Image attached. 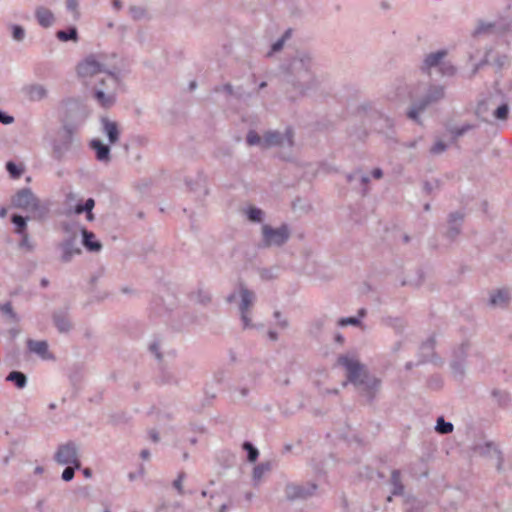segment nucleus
<instances>
[{
  "instance_id": "1",
  "label": "nucleus",
  "mask_w": 512,
  "mask_h": 512,
  "mask_svg": "<svg viewBox=\"0 0 512 512\" xmlns=\"http://www.w3.org/2000/svg\"><path fill=\"white\" fill-rule=\"evenodd\" d=\"M338 364L346 369L348 382L356 386L367 401L372 402L379 390L380 380L370 375L354 356L341 355Z\"/></svg>"
},
{
  "instance_id": "2",
  "label": "nucleus",
  "mask_w": 512,
  "mask_h": 512,
  "mask_svg": "<svg viewBox=\"0 0 512 512\" xmlns=\"http://www.w3.org/2000/svg\"><path fill=\"white\" fill-rule=\"evenodd\" d=\"M77 126L64 122L51 140V157L57 162L76 159L82 152V142L76 137Z\"/></svg>"
},
{
  "instance_id": "3",
  "label": "nucleus",
  "mask_w": 512,
  "mask_h": 512,
  "mask_svg": "<svg viewBox=\"0 0 512 512\" xmlns=\"http://www.w3.org/2000/svg\"><path fill=\"white\" fill-rule=\"evenodd\" d=\"M312 60L309 55L301 53L294 57L289 64L287 82L295 91V96H304L316 86L311 72Z\"/></svg>"
},
{
  "instance_id": "4",
  "label": "nucleus",
  "mask_w": 512,
  "mask_h": 512,
  "mask_svg": "<svg viewBox=\"0 0 512 512\" xmlns=\"http://www.w3.org/2000/svg\"><path fill=\"white\" fill-rule=\"evenodd\" d=\"M446 94L445 87L439 84H431L427 88L425 94L417 101H415L407 112V117L418 124H421L419 115L427 107L438 103L444 99Z\"/></svg>"
},
{
  "instance_id": "5",
  "label": "nucleus",
  "mask_w": 512,
  "mask_h": 512,
  "mask_svg": "<svg viewBox=\"0 0 512 512\" xmlns=\"http://www.w3.org/2000/svg\"><path fill=\"white\" fill-rule=\"evenodd\" d=\"M102 87L94 90L93 96L97 103L103 108H110L116 101V89L119 85V78L115 72H108L101 78Z\"/></svg>"
},
{
  "instance_id": "6",
  "label": "nucleus",
  "mask_w": 512,
  "mask_h": 512,
  "mask_svg": "<svg viewBox=\"0 0 512 512\" xmlns=\"http://www.w3.org/2000/svg\"><path fill=\"white\" fill-rule=\"evenodd\" d=\"M238 289L239 294L233 291L226 297V301L231 304L236 301L238 296L240 297L239 312L242 327L243 329H249L253 327L251 318L249 317V310L253 306L256 296L253 291L246 288L242 283L239 284Z\"/></svg>"
},
{
  "instance_id": "7",
  "label": "nucleus",
  "mask_w": 512,
  "mask_h": 512,
  "mask_svg": "<svg viewBox=\"0 0 512 512\" xmlns=\"http://www.w3.org/2000/svg\"><path fill=\"white\" fill-rule=\"evenodd\" d=\"M12 205L15 208L37 214L42 217L46 212V207L42 206L40 200L30 188H22L12 198Z\"/></svg>"
},
{
  "instance_id": "8",
  "label": "nucleus",
  "mask_w": 512,
  "mask_h": 512,
  "mask_svg": "<svg viewBox=\"0 0 512 512\" xmlns=\"http://www.w3.org/2000/svg\"><path fill=\"white\" fill-rule=\"evenodd\" d=\"M290 238V229L288 225L282 224L278 228H273L268 224L262 226L261 247H280L284 245Z\"/></svg>"
},
{
  "instance_id": "9",
  "label": "nucleus",
  "mask_w": 512,
  "mask_h": 512,
  "mask_svg": "<svg viewBox=\"0 0 512 512\" xmlns=\"http://www.w3.org/2000/svg\"><path fill=\"white\" fill-rule=\"evenodd\" d=\"M108 72L112 71L106 69L102 56L96 54L88 55L77 66L78 76L85 81L98 74L106 75Z\"/></svg>"
},
{
  "instance_id": "10",
  "label": "nucleus",
  "mask_w": 512,
  "mask_h": 512,
  "mask_svg": "<svg viewBox=\"0 0 512 512\" xmlns=\"http://www.w3.org/2000/svg\"><path fill=\"white\" fill-rule=\"evenodd\" d=\"M54 460L60 465H75V468L81 469L78 448L73 441L60 444L55 452Z\"/></svg>"
},
{
  "instance_id": "11",
  "label": "nucleus",
  "mask_w": 512,
  "mask_h": 512,
  "mask_svg": "<svg viewBox=\"0 0 512 512\" xmlns=\"http://www.w3.org/2000/svg\"><path fill=\"white\" fill-rule=\"evenodd\" d=\"M293 145V133L290 128L285 130V133L279 131H268L263 136V148H270L274 146H288Z\"/></svg>"
},
{
  "instance_id": "12",
  "label": "nucleus",
  "mask_w": 512,
  "mask_h": 512,
  "mask_svg": "<svg viewBox=\"0 0 512 512\" xmlns=\"http://www.w3.org/2000/svg\"><path fill=\"white\" fill-rule=\"evenodd\" d=\"M317 489L314 483H290L285 487V495L289 500H305L312 496Z\"/></svg>"
},
{
  "instance_id": "13",
  "label": "nucleus",
  "mask_w": 512,
  "mask_h": 512,
  "mask_svg": "<svg viewBox=\"0 0 512 512\" xmlns=\"http://www.w3.org/2000/svg\"><path fill=\"white\" fill-rule=\"evenodd\" d=\"M59 248L61 250V261L64 263H68L72 260V258L81 253V249L78 246L77 235L73 234L65 238L60 244Z\"/></svg>"
},
{
  "instance_id": "14",
  "label": "nucleus",
  "mask_w": 512,
  "mask_h": 512,
  "mask_svg": "<svg viewBox=\"0 0 512 512\" xmlns=\"http://www.w3.org/2000/svg\"><path fill=\"white\" fill-rule=\"evenodd\" d=\"M468 343H462L453 353L454 359L451 362V369L456 377L464 375V359L467 355Z\"/></svg>"
},
{
  "instance_id": "15",
  "label": "nucleus",
  "mask_w": 512,
  "mask_h": 512,
  "mask_svg": "<svg viewBox=\"0 0 512 512\" xmlns=\"http://www.w3.org/2000/svg\"><path fill=\"white\" fill-rule=\"evenodd\" d=\"M475 452L482 456H487L491 458H495L497 460V469L499 471L503 470V460L501 456V452L498 450L497 446L493 442H486L484 444H479L475 447Z\"/></svg>"
},
{
  "instance_id": "16",
  "label": "nucleus",
  "mask_w": 512,
  "mask_h": 512,
  "mask_svg": "<svg viewBox=\"0 0 512 512\" xmlns=\"http://www.w3.org/2000/svg\"><path fill=\"white\" fill-rule=\"evenodd\" d=\"M447 55L446 50H438L436 52L429 53L425 56L423 63L421 65V70L423 72L429 73L432 68L440 69V65L442 64L444 58Z\"/></svg>"
},
{
  "instance_id": "17",
  "label": "nucleus",
  "mask_w": 512,
  "mask_h": 512,
  "mask_svg": "<svg viewBox=\"0 0 512 512\" xmlns=\"http://www.w3.org/2000/svg\"><path fill=\"white\" fill-rule=\"evenodd\" d=\"M373 117L374 122L372 124V129L378 133H383L388 136L394 126L393 120L379 112H374Z\"/></svg>"
},
{
  "instance_id": "18",
  "label": "nucleus",
  "mask_w": 512,
  "mask_h": 512,
  "mask_svg": "<svg viewBox=\"0 0 512 512\" xmlns=\"http://www.w3.org/2000/svg\"><path fill=\"white\" fill-rule=\"evenodd\" d=\"M23 91L27 98L33 102L44 100L48 96V90L42 84L34 83L26 85Z\"/></svg>"
},
{
  "instance_id": "19",
  "label": "nucleus",
  "mask_w": 512,
  "mask_h": 512,
  "mask_svg": "<svg viewBox=\"0 0 512 512\" xmlns=\"http://www.w3.org/2000/svg\"><path fill=\"white\" fill-rule=\"evenodd\" d=\"M102 131L107 136L111 144L116 143L119 140L120 132L118 125L115 121H111L108 118H102Z\"/></svg>"
},
{
  "instance_id": "20",
  "label": "nucleus",
  "mask_w": 512,
  "mask_h": 512,
  "mask_svg": "<svg viewBox=\"0 0 512 512\" xmlns=\"http://www.w3.org/2000/svg\"><path fill=\"white\" fill-rule=\"evenodd\" d=\"M82 244L89 252H99L102 249V244L96 239L93 232L83 228L81 230Z\"/></svg>"
},
{
  "instance_id": "21",
  "label": "nucleus",
  "mask_w": 512,
  "mask_h": 512,
  "mask_svg": "<svg viewBox=\"0 0 512 512\" xmlns=\"http://www.w3.org/2000/svg\"><path fill=\"white\" fill-rule=\"evenodd\" d=\"M463 221V214L460 212H454L449 215V228L447 232V237L450 240H454L460 233L461 224Z\"/></svg>"
},
{
  "instance_id": "22",
  "label": "nucleus",
  "mask_w": 512,
  "mask_h": 512,
  "mask_svg": "<svg viewBox=\"0 0 512 512\" xmlns=\"http://www.w3.org/2000/svg\"><path fill=\"white\" fill-rule=\"evenodd\" d=\"M90 147L95 151L96 159L100 162H108L110 160V147L99 139H92Z\"/></svg>"
},
{
  "instance_id": "23",
  "label": "nucleus",
  "mask_w": 512,
  "mask_h": 512,
  "mask_svg": "<svg viewBox=\"0 0 512 512\" xmlns=\"http://www.w3.org/2000/svg\"><path fill=\"white\" fill-rule=\"evenodd\" d=\"M53 322L61 333L70 331L72 325L68 317V313L65 310H58L53 313Z\"/></svg>"
},
{
  "instance_id": "24",
  "label": "nucleus",
  "mask_w": 512,
  "mask_h": 512,
  "mask_svg": "<svg viewBox=\"0 0 512 512\" xmlns=\"http://www.w3.org/2000/svg\"><path fill=\"white\" fill-rule=\"evenodd\" d=\"M35 18L38 24L43 28H48L54 23L53 13L46 7L40 6L35 10Z\"/></svg>"
},
{
  "instance_id": "25",
  "label": "nucleus",
  "mask_w": 512,
  "mask_h": 512,
  "mask_svg": "<svg viewBox=\"0 0 512 512\" xmlns=\"http://www.w3.org/2000/svg\"><path fill=\"white\" fill-rule=\"evenodd\" d=\"M27 347L30 352H33L42 358L47 357L48 344L46 341H36V340L29 339L27 341Z\"/></svg>"
},
{
  "instance_id": "26",
  "label": "nucleus",
  "mask_w": 512,
  "mask_h": 512,
  "mask_svg": "<svg viewBox=\"0 0 512 512\" xmlns=\"http://www.w3.org/2000/svg\"><path fill=\"white\" fill-rule=\"evenodd\" d=\"M435 339L434 337L428 338L420 346V353L422 356L421 362H426L434 356Z\"/></svg>"
},
{
  "instance_id": "27",
  "label": "nucleus",
  "mask_w": 512,
  "mask_h": 512,
  "mask_svg": "<svg viewBox=\"0 0 512 512\" xmlns=\"http://www.w3.org/2000/svg\"><path fill=\"white\" fill-rule=\"evenodd\" d=\"M6 381L13 383L18 389H23L27 385V377L21 371H11L6 376Z\"/></svg>"
},
{
  "instance_id": "28",
  "label": "nucleus",
  "mask_w": 512,
  "mask_h": 512,
  "mask_svg": "<svg viewBox=\"0 0 512 512\" xmlns=\"http://www.w3.org/2000/svg\"><path fill=\"white\" fill-rule=\"evenodd\" d=\"M366 315V310L364 308L359 309L358 316L353 317H343L337 321V325L340 327H346L348 325L351 326H360L361 319Z\"/></svg>"
},
{
  "instance_id": "29",
  "label": "nucleus",
  "mask_w": 512,
  "mask_h": 512,
  "mask_svg": "<svg viewBox=\"0 0 512 512\" xmlns=\"http://www.w3.org/2000/svg\"><path fill=\"white\" fill-rule=\"evenodd\" d=\"M271 465L269 462H262L256 465L253 469L252 479L254 485H258L265 473L270 471Z\"/></svg>"
},
{
  "instance_id": "30",
  "label": "nucleus",
  "mask_w": 512,
  "mask_h": 512,
  "mask_svg": "<svg viewBox=\"0 0 512 512\" xmlns=\"http://www.w3.org/2000/svg\"><path fill=\"white\" fill-rule=\"evenodd\" d=\"M56 37L62 42L77 41L78 40V31H77L76 27L72 26L66 30L57 31Z\"/></svg>"
},
{
  "instance_id": "31",
  "label": "nucleus",
  "mask_w": 512,
  "mask_h": 512,
  "mask_svg": "<svg viewBox=\"0 0 512 512\" xmlns=\"http://www.w3.org/2000/svg\"><path fill=\"white\" fill-rule=\"evenodd\" d=\"M11 222L15 225V232L18 235L25 234L26 227H27V218L19 215V214H13L11 216Z\"/></svg>"
},
{
  "instance_id": "32",
  "label": "nucleus",
  "mask_w": 512,
  "mask_h": 512,
  "mask_svg": "<svg viewBox=\"0 0 512 512\" xmlns=\"http://www.w3.org/2000/svg\"><path fill=\"white\" fill-rule=\"evenodd\" d=\"M489 302L492 306H504L508 302V293L504 290H498L491 294Z\"/></svg>"
},
{
  "instance_id": "33",
  "label": "nucleus",
  "mask_w": 512,
  "mask_h": 512,
  "mask_svg": "<svg viewBox=\"0 0 512 512\" xmlns=\"http://www.w3.org/2000/svg\"><path fill=\"white\" fill-rule=\"evenodd\" d=\"M454 426L451 422L446 421L443 416L437 418L435 430L439 434H449L453 431Z\"/></svg>"
},
{
  "instance_id": "34",
  "label": "nucleus",
  "mask_w": 512,
  "mask_h": 512,
  "mask_svg": "<svg viewBox=\"0 0 512 512\" xmlns=\"http://www.w3.org/2000/svg\"><path fill=\"white\" fill-rule=\"evenodd\" d=\"M242 448L244 451H246L247 460L249 462H255L258 459L259 451L250 441H244Z\"/></svg>"
},
{
  "instance_id": "35",
  "label": "nucleus",
  "mask_w": 512,
  "mask_h": 512,
  "mask_svg": "<svg viewBox=\"0 0 512 512\" xmlns=\"http://www.w3.org/2000/svg\"><path fill=\"white\" fill-rule=\"evenodd\" d=\"M246 216L249 219V221L254 223H260L264 219V213L260 208L257 207H249L246 210Z\"/></svg>"
},
{
  "instance_id": "36",
  "label": "nucleus",
  "mask_w": 512,
  "mask_h": 512,
  "mask_svg": "<svg viewBox=\"0 0 512 512\" xmlns=\"http://www.w3.org/2000/svg\"><path fill=\"white\" fill-rule=\"evenodd\" d=\"M95 206L93 198H88L84 203H77L74 208V213L80 215L82 213H90Z\"/></svg>"
},
{
  "instance_id": "37",
  "label": "nucleus",
  "mask_w": 512,
  "mask_h": 512,
  "mask_svg": "<svg viewBox=\"0 0 512 512\" xmlns=\"http://www.w3.org/2000/svg\"><path fill=\"white\" fill-rule=\"evenodd\" d=\"M291 34L292 30L287 29L285 33L282 35V37L272 44L271 50L267 55L271 56L273 53L280 51L283 48L285 41L291 37Z\"/></svg>"
},
{
  "instance_id": "38",
  "label": "nucleus",
  "mask_w": 512,
  "mask_h": 512,
  "mask_svg": "<svg viewBox=\"0 0 512 512\" xmlns=\"http://www.w3.org/2000/svg\"><path fill=\"white\" fill-rule=\"evenodd\" d=\"M498 28V25L495 23H486L480 22L478 26L475 28L473 35L478 36L484 33H493Z\"/></svg>"
},
{
  "instance_id": "39",
  "label": "nucleus",
  "mask_w": 512,
  "mask_h": 512,
  "mask_svg": "<svg viewBox=\"0 0 512 512\" xmlns=\"http://www.w3.org/2000/svg\"><path fill=\"white\" fill-rule=\"evenodd\" d=\"M129 14L133 20L139 21L147 18V10L143 6L133 5L129 7Z\"/></svg>"
},
{
  "instance_id": "40",
  "label": "nucleus",
  "mask_w": 512,
  "mask_h": 512,
  "mask_svg": "<svg viewBox=\"0 0 512 512\" xmlns=\"http://www.w3.org/2000/svg\"><path fill=\"white\" fill-rule=\"evenodd\" d=\"M1 312L6 315L12 322L18 323L20 321V317L13 310L11 302H6L0 306Z\"/></svg>"
},
{
  "instance_id": "41",
  "label": "nucleus",
  "mask_w": 512,
  "mask_h": 512,
  "mask_svg": "<svg viewBox=\"0 0 512 512\" xmlns=\"http://www.w3.org/2000/svg\"><path fill=\"white\" fill-rule=\"evenodd\" d=\"M161 349H162V342L159 338H155L149 344L150 353L153 354L159 362H161L163 360V353H162Z\"/></svg>"
},
{
  "instance_id": "42",
  "label": "nucleus",
  "mask_w": 512,
  "mask_h": 512,
  "mask_svg": "<svg viewBox=\"0 0 512 512\" xmlns=\"http://www.w3.org/2000/svg\"><path fill=\"white\" fill-rule=\"evenodd\" d=\"M391 483L393 485V491L392 493L394 495H400L403 492V485L401 484L400 480V472L398 470H393L391 474Z\"/></svg>"
},
{
  "instance_id": "43",
  "label": "nucleus",
  "mask_w": 512,
  "mask_h": 512,
  "mask_svg": "<svg viewBox=\"0 0 512 512\" xmlns=\"http://www.w3.org/2000/svg\"><path fill=\"white\" fill-rule=\"evenodd\" d=\"M476 127V125H473V124H463L459 127H453L450 129V133L453 135L454 138H459L461 136H463L465 133H467L468 131L474 129Z\"/></svg>"
},
{
  "instance_id": "44",
  "label": "nucleus",
  "mask_w": 512,
  "mask_h": 512,
  "mask_svg": "<svg viewBox=\"0 0 512 512\" xmlns=\"http://www.w3.org/2000/svg\"><path fill=\"white\" fill-rule=\"evenodd\" d=\"M6 170L13 179H17L23 173V168L15 164L13 161L6 163Z\"/></svg>"
},
{
  "instance_id": "45",
  "label": "nucleus",
  "mask_w": 512,
  "mask_h": 512,
  "mask_svg": "<svg viewBox=\"0 0 512 512\" xmlns=\"http://www.w3.org/2000/svg\"><path fill=\"white\" fill-rule=\"evenodd\" d=\"M246 142L250 146L259 145L263 148V137L259 136L254 130H250L246 137Z\"/></svg>"
},
{
  "instance_id": "46",
  "label": "nucleus",
  "mask_w": 512,
  "mask_h": 512,
  "mask_svg": "<svg viewBox=\"0 0 512 512\" xmlns=\"http://www.w3.org/2000/svg\"><path fill=\"white\" fill-rule=\"evenodd\" d=\"M193 299L200 304H207L211 300V295L206 290H198L193 296Z\"/></svg>"
},
{
  "instance_id": "47",
  "label": "nucleus",
  "mask_w": 512,
  "mask_h": 512,
  "mask_svg": "<svg viewBox=\"0 0 512 512\" xmlns=\"http://www.w3.org/2000/svg\"><path fill=\"white\" fill-rule=\"evenodd\" d=\"M161 379L164 383L168 384L178 383V379L174 376V374L165 367H161Z\"/></svg>"
},
{
  "instance_id": "48",
  "label": "nucleus",
  "mask_w": 512,
  "mask_h": 512,
  "mask_svg": "<svg viewBox=\"0 0 512 512\" xmlns=\"http://www.w3.org/2000/svg\"><path fill=\"white\" fill-rule=\"evenodd\" d=\"M11 31H12V37L15 41L21 42L24 40L25 30L22 26H20L18 24H13L11 26Z\"/></svg>"
},
{
  "instance_id": "49",
  "label": "nucleus",
  "mask_w": 512,
  "mask_h": 512,
  "mask_svg": "<svg viewBox=\"0 0 512 512\" xmlns=\"http://www.w3.org/2000/svg\"><path fill=\"white\" fill-rule=\"evenodd\" d=\"M439 72L441 73L442 76L450 77L456 73V68L450 62L443 61L442 64L440 65Z\"/></svg>"
},
{
  "instance_id": "50",
  "label": "nucleus",
  "mask_w": 512,
  "mask_h": 512,
  "mask_svg": "<svg viewBox=\"0 0 512 512\" xmlns=\"http://www.w3.org/2000/svg\"><path fill=\"white\" fill-rule=\"evenodd\" d=\"M508 113L509 107L507 104L504 103L494 111V117L499 120H505L508 117Z\"/></svg>"
},
{
  "instance_id": "51",
  "label": "nucleus",
  "mask_w": 512,
  "mask_h": 512,
  "mask_svg": "<svg viewBox=\"0 0 512 512\" xmlns=\"http://www.w3.org/2000/svg\"><path fill=\"white\" fill-rule=\"evenodd\" d=\"M186 475L184 472H180L178 474V477L173 481L172 485L177 490L179 495H183L185 493L183 489V481L185 479Z\"/></svg>"
},
{
  "instance_id": "52",
  "label": "nucleus",
  "mask_w": 512,
  "mask_h": 512,
  "mask_svg": "<svg viewBox=\"0 0 512 512\" xmlns=\"http://www.w3.org/2000/svg\"><path fill=\"white\" fill-rule=\"evenodd\" d=\"M75 470H78L75 468V465H66V468L62 472V479L65 482H69L74 478Z\"/></svg>"
},
{
  "instance_id": "53",
  "label": "nucleus",
  "mask_w": 512,
  "mask_h": 512,
  "mask_svg": "<svg viewBox=\"0 0 512 512\" xmlns=\"http://www.w3.org/2000/svg\"><path fill=\"white\" fill-rule=\"evenodd\" d=\"M492 396L496 399L499 405H506L509 401V395L506 392L494 390Z\"/></svg>"
},
{
  "instance_id": "54",
  "label": "nucleus",
  "mask_w": 512,
  "mask_h": 512,
  "mask_svg": "<svg viewBox=\"0 0 512 512\" xmlns=\"http://www.w3.org/2000/svg\"><path fill=\"white\" fill-rule=\"evenodd\" d=\"M21 240L19 242V247L22 249H26L28 251H32L34 249L33 243L29 239V235L27 233L21 234Z\"/></svg>"
},
{
  "instance_id": "55",
  "label": "nucleus",
  "mask_w": 512,
  "mask_h": 512,
  "mask_svg": "<svg viewBox=\"0 0 512 512\" xmlns=\"http://www.w3.org/2000/svg\"><path fill=\"white\" fill-rule=\"evenodd\" d=\"M406 505V512H421L423 509L421 502L417 500L407 501Z\"/></svg>"
},
{
  "instance_id": "56",
  "label": "nucleus",
  "mask_w": 512,
  "mask_h": 512,
  "mask_svg": "<svg viewBox=\"0 0 512 512\" xmlns=\"http://www.w3.org/2000/svg\"><path fill=\"white\" fill-rule=\"evenodd\" d=\"M447 149V145L442 141H437L430 149L432 154H440Z\"/></svg>"
},
{
  "instance_id": "57",
  "label": "nucleus",
  "mask_w": 512,
  "mask_h": 512,
  "mask_svg": "<svg viewBox=\"0 0 512 512\" xmlns=\"http://www.w3.org/2000/svg\"><path fill=\"white\" fill-rule=\"evenodd\" d=\"M13 121H14V118L12 116L8 115L7 113H5L4 111H2L0 109V123L1 124L8 125V124L13 123Z\"/></svg>"
},
{
  "instance_id": "58",
  "label": "nucleus",
  "mask_w": 512,
  "mask_h": 512,
  "mask_svg": "<svg viewBox=\"0 0 512 512\" xmlns=\"http://www.w3.org/2000/svg\"><path fill=\"white\" fill-rule=\"evenodd\" d=\"M66 7L68 11L77 13L78 0H67Z\"/></svg>"
},
{
  "instance_id": "59",
  "label": "nucleus",
  "mask_w": 512,
  "mask_h": 512,
  "mask_svg": "<svg viewBox=\"0 0 512 512\" xmlns=\"http://www.w3.org/2000/svg\"><path fill=\"white\" fill-rule=\"evenodd\" d=\"M220 91H223V92L231 95L233 93V87L231 84H224L222 86L215 88V92H220Z\"/></svg>"
},
{
  "instance_id": "60",
  "label": "nucleus",
  "mask_w": 512,
  "mask_h": 512,
  "mask_svg": "<svg viewBox=\"0 0 512 512\" xmlns=\"http://www.w3.org/2000/svg\"><path fill=\"white\" fill-rule=\"evenodd\" d=\"M488 61H489V53H487L485 55V57L482 61H480L478 64L475 65V67L473 68V71H472V75H475L478 72V70L480 69V67L487 64Z\"/></svg>"
},
{
  "instance_id": "61",
  "label": "nucleus",
  "mask_w": 512,
  "mask_h": 512,
  "mask_svg": "<svg viewBox=\"0 0 512 512\" xmlns=\"http://www.w3.org/2000/svg\"><path fill=\"white\" fill-rule=\"evenodd\" d=\"M274 317L277 319L278 325L282 328L287 327L288 323L285 319L281 318V313L276 311L274 312Z\"/></svg>"
},
{
  "instance_id": "62",
  "label": "nucleus",
  "mask_w": 512,
  "mask_h": 512,
  "mask_svg": "<svg viewBox=\"0 0 512 512\" xmlns=\"http://www.w3.org/2000/svg\"><path fill=\"white\" fill-rule=\"evenodd\" d=\"M360 182L364 186L363 187V194L365 195L368 192L367 184L370 182V178L367 175H361L360 176Z\"/></svg>"
},
{
  "instance_id": "63",
  "label": "nucleus",
  "mask_w": 512,
  "mask_h": 512,
  "mask_svg": "<svg viewBox=\"0 0 512 512\" xmlns=\"http://www.w3.org/2000/svg\"><path fill=\"white\" fill-rule=\"evenodd\" d=\"M371 175L375 179H380L383 176V171L381 168H374L371 172Z\"/></svg>"
},
{
  "instance_id": "64",
  "label": "nucleus",
  "mask_w": 512,
  "mask_h": 512,
  "mask_svg": "<svg viewBox=\"0 0 512 512\" xmlns=\"http://www.w3.org/2000/svg\"><path fill=\"white\" fill-rule=\"evenodd\" d=\"M149 437L154 443L159 441V433L154 429L149 431Z\"/></svg>"
}]
</instances>
